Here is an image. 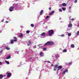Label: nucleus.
<instances>
[{
	"label": "nucleus",
	"mask_w": 79,
	"mask_h": 79,
	"mask_svg": "<svg viewBox=\"0 0 79 79\" xmlns=\"http://www.w3.org/2000/svg\"><path fill=\"white\" fill-rule=\"evenodd\" d=\"M62 5H63V6H66V4L65 3H63L62 4Z\"/></svg>",
	"instance_id": "16"
},
{
	"label": "nucleus",
	"mask_w": 79,
	"mask_h": 79,
	"mask_svg": "<svg viewBox=\"0 0 79 79\" xmlns=\"http://www.w3.org/2000/svg\"><path fill=\"white\" fill-rule=\"evenodd\" d=\"M47 50V48H43V50L44 51H45Z\"/></svg>",
	"instance_id": "24"
},
{
	"label": "nucleus",
	"mask_w": 79,
	"mask_h": 79,
	"mask_svg": "<svg viewBox=\"0 0 79 79\" xmlns=\"http://www.w3.org/2000/svg\"><path fill=\"white\" fill-rule=\"evenodd\" d=\"M13 38L14 40H11V43L12 44H13V43H14V41L17 42V40H18L17 38L15 37L14 36Z\"/></svg>",
	"instance_id": "3"
},
{
	"label": "nucleus",
	"mask_w": 79,
	"mask_h": 79,
	"mask_svg": "<svg viewBox=\"0 0 79 79\" xmlns=\"http://www.w3.org/2000/svg\"><path fill=\"white\" fill-rule=\"evenodd\" d=\"M77 35H79V31H77L76 33Z\"/></svg>",
	"instance_id": "25"
},
{
	"label": "nucleus",
	"mask_w": 79,
	"mask_h": 79,
	"mask_svg": "<svg viewBox=\"0 0 79 79\" xmlns=\"http://www.w3.org/2000/svg\"><path fill=\"white\" fill-rule=\"evenodd\" d=\"M56 68H54V71H56Z\"/></svg>",
	"instance_id": "35"
},
{
	"label": "nucleus",
	"mask_w": 79,
	"mask_h": 79,
	"mask_svg": "<svg viewBox=\"0 0 79 79\" xmlns=\"http://www.w3.org/2000/svg\"><path fill=\"white\" fill-rule=\"evenodd\" d=\"M71 47L72 48H74V45L73 44H71Z\"/></svg>",
	"instance_id": "20"
},
{
	"label": "nucleus",
	"mask_w": 79,
	"mask_h": 79,
	"mask_svg": "<svg viewBox=\"0 0 79 79\" xmlns=\"http://www.w3.org/2000/svg\"><path fill=\"white\" fill-rule=\"evenodd\" d=\"M61 37H64V34H62L61 35H60Z\"/></svg>",
	"instance_id": "28"
},
{
	"label": "nucleus",
	"mask_w": 79,
	"mask_h": 79,
	"mask_svg": "<svg viewBox=\"0 0 79 79\" xmlns=\"http://www.w3.org/2000/svg\"><path fill=\"white\" fill-rule=\"evenodd\" d=\"M49 18V16H46V18H45V19H47V18Z\"/></svg>",
	"instance_id": "27"
},
{
	"label": "nucleus",
	"mask_w": 79,
	"mask_h": 79,
	"mask_svg": "<svg viewBox=\"0 0 79 79\" xmlns=\"http://www.w3.org/2000/svg\"><path fill=\"white\" fill-rule=\"evenodd\" d=\"M69 9H71V6H69Z\"/></svg>",
	"instance_id": "40"
},
{
	"label": "nucleus",
	"mask_w": 79,
	"mask_h": 79,
	"mask_svg": "<svg viewBox=\"0 0 79 79\" xmlns=\"http://www.w3.org/2000/svg\"><path fill=\"white\" fill-rule=\"evenodd\" d=\"M6 50H9L10 49V48H8V47H6Z\"/></svg>",
	"instance_id": "14"
},
{
	"label": "nucleus",
	"mask_w": 79,
	"mask_h": 79,
	"mask_svg": "<svg viewBox=\"0 0 79 79\" xmlns=\"http://www.w3.org/2000/svg\"><path fill=\"white\" fill-rule=\"evenodd\" d=\"M31 27H34V25L33 24H31Z\"/></svg>",
	"instance_id": "23"
},
{
	"label": "nucleus",
	"mask_w": 79,
	"mask_h": 79,
	"mask_svg": "<svg viewBox=\"0 0 79 79\" xmlns=\"http://www.w3.org/2000/svg\"><path fill=\"white\" fill-rule=\"evenodd\" d=\"M6 74H8L7 75V77H10L11 76V73H9V72H7L6 73Z\"/></svg>",
	"instance_id": "4"
},
{
	"label": "nucleus",
	"mask_w": 79,
	"mask_h": 79,
	"mask_svg": "<svg viewBox=\"0 0 79 79\" xmlns=\"http://www.w3.org/2000/svg\"><path fill=\"white\" fill-rule=\"evenodd\" d=\"M33 58L32 57H31V59H32Z\"/></svg>",
	"instance_id": "45"
},
{
	"label": "nucleus",
	"mask_w": 79,
	"mask_h": 79,
	"mask_svg": "<svg viewBox=\"0 0 79 79\" xmlns=\"http://www.w3.org/2000/svg\"><path fill=\"white\" fill-rule=\"evenodd\" d=\"M68 36H71V33H69L68 34Z\"/></svg>",
	"instance_id": "26"
},
{
	"label": "nucleus",
	"mask_w": 79,
	"mask_h": 79,
	"mask_svg": "<svg viewBox=\"0 0 79 79\" xmlns=\"http://www.w3.org/2000/svg\"><path fill=\"white\" fill-rule=\"evenodd\" d=\"M27 45L28 46H29V45H30V44H31V42L30 41H28L27 42Z\"/></svg>",
	"instance_id": "10"
},
{
	"label": "nucleus",
	"mask_w": 79,
	"mask_h": 79,
	"mask_svg": "<svg viewBox=\"0 0 79 79\" xmlns=\"http://www.w3.org/2000/svg\"><path fill=\"white\" fill-rule=\"evenodd\" d=\"M74 18H72L71 19L72 21H74Z\"/></svg>",
	"instance_id": "38"
},
{
	"label": "nucleus",
	"mask_w": 79,
	"mask_h": 79,
	"mask_svg": "<svg viewBox=\"0 0 79 79\" xmlns=\"http://www.w3.org/2000/svg\"><path fill=\"white\" fill-rule=\"evenodd\" d=\"M43 11H44L43 10H42L40 12V15H42V14H43Z\"/></svg>",
	"instance_id": "9"
},
{
	"label": "nucleus",
	"mask_w": 79,
	"mask_h": 79,
	"mask_svg": "<svg viewBox=\"0 0 79 79\" xmlns=\"http://www.w3.org/2000/svg\"><path fill=\"white\" fill-rule=\"evenodd\" d=\"M6 23H8V21H6Z\"/></svg>",
	"instance_id": "43"
},
{
	"label": "nucleus",
	"mask_w": 79,
	"mask_h": 79,
	"mask_svg": "<svg viewBox=\"0 0 79 79\" xmlns=\"http://www.w3.org/2000/svg\"><path fill=\"white\" fill-rule=\"evenodd\" d=\"M48 34L49 36H52L54 34V31L53 30H51L48 31Z\"/></svg>",
	"instance_id": "2"
},
{
	"label": "nucleus",
	"mask_w": 79,
	"mask_h": 79,
	"mask_svg": "<svg viewBox=\"0 0 79 79\" xmlns=\"http://www.w3.org/2000/svg\"><path fill=\"white\" fill-rule=\"evenodd\" d=\"M33 48H36V46H34L33 47Z\"/></svg>",
	"instance_id": "37"
},
{
	"label": "nucleus",
	"mask_w": 79,
	"mask_h": 79,
	"mask_svg": "<svg viewBox=\"0 0 79 79\" xmlns=\"http://www.w3.org/2000/svg\"><path fill=\"white\" fill-rule=\"evenodd\" d=\"M74 2V3H76L77 2V0H75Z\"/></svg>",
	"instance_id": "29"
},
{
	"label": "nucleus",
	"mask_w": 79,
	"mask_h": 79,
	"mask_svg": "<svg viewBox=\"0 0 79 79\" xmlns=\"http://www.w3.org/2000/svg\"><path fill=\"white\" fill-rule=\"evenodd\" d=\"M40 55L41 56H44V53L42 52H40Z\"/></svg>",
	"instance_id": "7"
},
{
	"label": "nucleus",
	"mask_w": 79,
	"mask_h": 79,
	"mask_svg": "<svg viewBox=\"0 0 79 79\" xmlns=\"http://www.w3.org/2000/svg\"><path fill=\"white\" fill-rule=\"evenodd\" d=\"M69 27L70 28H71L72 27V23H70L69 25Z\"/></svg>",
	"instance_id": "13"
},
{
	"label": "nucleus",
	"mask_w": 79,
	"mask_h": 79,
	"mask_svg": "<svg viewBox=\"0 0 79 79\" xmlns=\"http://www.w3.org/2000/svg\"><path fill=\"white\" fill-rule=\"evenodd\" d=\"M62 10L63 11H65V10H66V9H65V8H63Z\"/></svg>",
	"instance_id": "30"
},
{
	"label": "nucleus",
	"mask_w": 79,
	"mask_h": 79,
	"mask_svg": "<svg viewBox=\"0 0 79 79\" xmlns=\"http://www.w3.org/2000/svg\"><path fill=\"white\" fill-rule=\"evenodd\" d=\"M27 34H29L30 32V31L29 30L27 31L26 32Z\"/></svg>",
	"instance_id": "22"
},
{
	"label": "nucleus",
	"mask_w": 79,
	"mask_h": 79,
	"mask_svg": "<svg viewBox=\"0 0 79 79\" xmlns=\"http://www.w3.org/2000/svg\"><path fill=\"white\" fill-rule=\"evenodd\" d=\"M78 24L79 25V23H78Z\"/></svg>",
	"instance_id": "46"
},
{
	"label": "nucleus",
	"mask_w": 79,
	"mask_h": 79,
	"mask_svg": "<svg viewBox=\"0 0 79 79\" xmlns=\"http://www.w3.org/2000/svg\"><path fill=\"white\" fill-rule=\"evenodd\" d=\"M19 37L20 38L22 37H23V34L21 33V34L19 35Z\"/></svg>",
	"instance_id": "21"
},
{
	"label": "nucleus",
	"mask_w": 79,
	"mask_h": 79,
	"mask_svg": "<svg viewBox=\"0 0 79 79\" xmlns=\"http://www.w3.org/2000/svg\"><path fill=\"white\" fill-rule=\"evenodd\" d=\"M51 7H49V10H51Z\"/></svg>",
	"instance_id": "41"
},
{
	"label": "nucleus",
	"mask_w": 79,
	"mask_h": 79,
	"mask_svg": "<svg viewBox=\"0 0 79 79\" xmlns=\"http://www.w3.org/2000/svg\"><path fill=\"white\" fill-rule=\"evenodd\" d=\"M3 77V75H2V74H0V78L1 79H2Z\"/></svg>",
	"instance_id": "15"
},
{
	"label": "nucleus",
	"mask_w": 79,
	"mask_h": 79,
	"mask_svg": "<svg viewBox=\"0 0 79 79\" xmlns=\"http://www.w3.org/2000/svg\"><path fill=\"white\" fill-rule=\"evenodd\" d=\"M64 52H66V49H64L63 50Z\"/></svg>",
	"instance_id": "31"
},
{
	"label": "nucleus",
	"mask_w": 79,
	"mask_h": 79,
	"mask_svg": "<svg viewBox=\"0 0 79 79\" xmlns=\"http://www.w3.org/2000/svg\"><path fill=\"white\" fill-rule=\"evenodd\" d=\"M13 9H14V7L13 6H11L9 8V10L10 11H12L13 10Z\"/></svg>",
	"instance_id": "5"
},
{
	"label": "nucleus",
	"mask_w": 79,
	"mask_h": 79,
	"mask_svg": "<svg viewBox=\"0 0 79 79\" xmlns=\"http://www.w3.org/2000/svg\"><path fill=\"white\" fill-rule=\"evenodd\" d=\"M4 79H6V78H4Z\"/></svg>",
	"instance_id": "47"
},
{
	"label": "nucleus",
	"mask_w": 79,
	"mask_h": 79,
	"mask_svg": "<svg viewBox=\"0 0 79 79\" xmlns=\"http://www.w3.org/2000/svg\"><path fill=\"white\" fill-rule=\"evenodd\" d=\"M62 68H63L62 66H59L58 67V69H61Z\"/></svg>",
	"instance_id": "18"
},
{
	"label": "nucleus",
	"mask_w": 79,
	"mask_h": 79,
	"mask_svg": "<svg viewBox=\"0 0 79 79\" xmlns=\"http://www.w3.org/2000/svg\"><path fill=\"white\" fill-rule=\"evenodd\" d=\"M2 62H0V66L2 65Z\"/></svg>",
	"instance_id": "34"
},
{
	"label": "nucleus",
	"mask_w": 79,
	"mask_h": 79,
	"mask_svg": "<svg viewBox=\"0 0 79 79\" xmlns=\"http://www.w3.org/2000/svg\"><path fill=\"white\" fill-rule=\"evenodd\" d=\"M51 66H53V64H51Z\"/></svg>",
	"instance_id": "44"
},
{
	"label": "nucleus",
	"mask_w": 79,
	"mask_h": 79,
	"mask_svg": "<svg viewBox=\"0 0 79 79\" xmlns=\"http://www.w3.org/2000/svg\"><path fill=\"white\" fill-rule=\"evenodd\" d=\"M2 22H3V21H4V20H1Z\"/></svg>",
	"instance_id": "42"
},
{
	"label": "nucleus",
	"mask_w": 79,
	"mask_h": 79,
	"mask_svg": "<svg viewBox=\"0 0 79 79\" xmlns=\"http://www.w3.org/2000/svg\"><path fill=\"white\" fill-rule=\"evenodd\" d=\"M55 13V11H52L51 13H49V15H52Z\"/></svg>",
	"instance_id": "8"
},
{
	"label": "nucleus",
	"mask_w": 79,
	"mask_h": 79,
	"mask_svg": "<svg viewBox=\"0 0 79 79\" xmlns=\"http://www.w3.org/2000/svg\"><path fill=\"white\" fill-rule=\"evenodd\" d=\"M41 35L42 36H44V35H45V33L43 32L41 34Z\"/></svg>",
	"instance_id": "11"
},
{
	"label": "nucleus",
	"mask_w": 79,
	"mask_h": 79,
	"mask_svg": "<svg viewBox=\"0 0 79 79\" xmlns=\"http://www.w3.org/2000/svg\"><path fill=\"white\" fill-rule=\"evenodd\" d=\"M69 64H72V62H69Z\"/></svg>",
	"instance_id": "33"
},
{
	"label": "nucleus",
	"mask_w": 79,
	"mask_h": 79,
	"mask_svg": "<svg viewBox=\"0 0 79 79\" xmlns=\"http://www.w3.org/2000/svg\"><path fill=\"white\" fill-rule=\"evenodd\" d=\"M66 72L68 73V69H66L65 70V71H63L62 73V74H63V75H64V74H65V73H66Z\"/></svg>",
	"instance_id": "6"
},
{
	"label": "nucleus",
	"mask_w": 79,
	"mask_h": 79,
	"mask_svg": "<svg viewBox=\"0 0 79 79\" xmlns=\"http://www.w3.org/2000/svg\"><path fill=\"white\" fill-rule=\"evenodd\" d=\"M1 0H0V1H1Z\"/></svg>",
	"instance_id": "48"
},
{
	"label": "nucleus",
	"mask_w": 79,
	"mask_h": 79,
	"mask_svg": "<svg viewBox=\"0 0 79 79\" xmlns=\"http://www.w3.org/2000/svg\"><path fill=\"white\" fill-rule=\"evenodd\" d=\"M48 63H50V61H48Z\"/></svg>",
	"instance_id": "39"
},
{
	"label": "nucleus",
	"mask_w": 79,
	"mask_h": 79,
	"mask_svg": "<svg viewBox=\"0 0 79 79\" xmlns=\"http://www.w3.org/2000/svg\"><path fill=\"white\" fill-rule=\"evenodd\" d=\"M58 64H56L54 66V68H58Z\"/></svg>",
	"instance_id": "17"
},
{
	"label": "nucleus",
	"mask_w": 79,
	"mask_h": 79,
	"mask_svg": "<svg viewBox=\"0 0 79 79\" xmlns=\"http://www.w3.org/2000/svg\"><path fill=\"white\" fill-rule=\"evenodd\" d=\"M10 58H11V56H9L6 58V60H8V59H10Z\"/></svg>",
	"instance_id": "12"
},
{
	"label": "nucleus",
	"mask_w": 79,
	"mask_h": 79,
	"mask_svg": "<svg viewBox=\"0 0 79 79\" xmlns=\"http://www.w3.org/2000/svg\"><path fill=\"white\" fill-rule=\"evenodd\" d=\"M59 11L60 12H61V11H62V10H61V9H59Z\"/></svg>",
	"instance_id": "32"
},
{
	"label": "nucleus",
	"mask_w": 79,
	"mask_h": 79,
	"mask_svg": "<svg viewBox=\"0 0 79 79\" xmlns=\"http://www.w3.org/2000/svg\"><path fill=\"white\" fill-rule=\"evenodd\" d=\"M5 62L6 64H10V62H9V61H6V60Z\"/></svg>",
	"instance_id": "19"
},
{
	"label": "nucleus",
	"mask_w": 79,
	"mask_h": 79,
	"mask_svg": "<svg viewBox=\"0 0 79 79\" xmlns=\"http://www.w3.org/2000/svg\"><path fill=\"white\" fill-rule=\"evenodd\" d=\"M54 44L55 43L53 41H48L45 44V45H54Z\"/></svg>",
	"instance_id": "1"
},
{
	"label": "nucleus",
	"mask_w": 79,
	"mask_h": 79,
	"mask_svg": "<svg viewBox=\"0 0 79 79\" xmlns=\"http://www.w3.org/2000/svg\"><path fill=\"white\" fill-rule=\"evenodd\" d=\"M2 52H3V50H1L0 52V53H2Z\"/></svg>",
	"instance_id": "36"
}]
</instances>
